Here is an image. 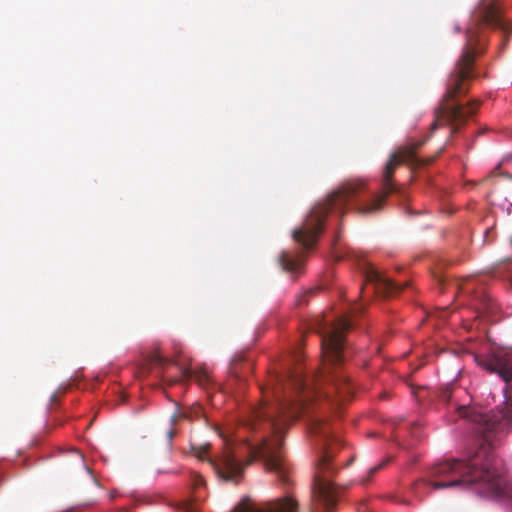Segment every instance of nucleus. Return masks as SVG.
<instances>
[{"mask_svg": "<svg viewBox=\"0 0 512 512\" xmlns=\"http://www.w3.org/2000/svg\"><path fill=\"white\" fill-rule=\"evenodd\" d=\"M320 335L323 364L316 380L305 378L302 371L293 369L289 361L281 364V371L270 376L269 386L263 390L262 403L253 408L248 419L252 430L271 431L272 437H265L259 446L251 448L250 458L242 463L232 447H225L216 457L208 456L210 444L197 448L196 456L207 459L218 477L238 483L244 468L256 459L275 472L282 482L288 481L287 471L281 454L282 433L288 424L300 416L307 418L309 433L322 443L312 489L311 512H333L338 498L332 481L336 467L332 464L330 443L337 439L332 434L326 418L316 413V406L331 404V392L339 394L341 400L349 399L354 385L349 377L339 370L345 359V333L352 324L348 317L333 319L317 318L314 323Z\"/></svg>", "mask_w": 512, "mask_h": 512, "instance_id": "f257e3e1", "label": "nucleus"}, {"mask_svg": "<svg viewBox=\"0 0 512 512\" xmlns=\"http://www.w3.org/2000/svg\"><path fill=\"white\" fill-rule=\"evenodd\" d=\"M483 27L499 28L503 31L504 38L500 48L504 50L509 34L512 33V23L503 18L498 0H480L474 9L471 24L466 30L464 48L447 80L446 92L435 112L431 131L443 125H452V133H456L479 108L478 100L462 105L458 99L468 93L470 81L475 77V59L484 52L485 43L479 35Z\"/></svg>", "mask_w": 512, "mask_h": 512, "instance_id": "f03ea898", "label": "nucleus"}, {"mask_svg": "<svg viewBox=\"0 0 512 512\" xmlns=\"http://www.w3.org/2000/svg\"><path fill=\"white\" fill-rule=\"evenodd\" d=\"M425 141H416L399 148L391 154L382 176V193L367 197L366 184L362 180H349L342 183L327 198L317 203L306 217L303 225L293 231V238L305 249L312 248L323 231L324 220L328 213L344 214L347 208H354L361 215H368L380 210L386 197L397 191L392 181L395 170L406 163L411 166H422L431 163L434 158L422 160L416 156V150Z\"/></svg>", "mask_w": 512, "mask_h": 512, "instance_id": "7ed1b4c3", "label": "nucleus"}, {"mask_svg": "<svg viewBox=\"0 0 512 512\" xmlns=\"http://www.w3.org/2000/svg\"><path fill=\"white\" fill-rule=\"evenodd\" d=\"M434 490L473 487L479 494L501 496L506 479L490 445H481L468 459H448L431 467L429 480L423 481Z\"/></svg>", "mask_w": 512, "mask_h": 512, "instance_id": "20e7f679", "label": "nucleus"}, {"mask_svg": "<svg viewBox=\"0 0 512 512\" xmlns=\"http://www.w3.org/2000/svg\"><path fill=\"white\" fill-rule=\"evenodd\" d=\"M364 275L366 286H372L373 292L384 297L394 295L403 289L370 264L365 266Z\"/></svg>", "mask_w": 512, "mask_h": 512, "instance_id": "39448f33", "label": "nucleus"}, {"mask_svg": "<svg viewBox=\"0 0 512 512\" xmlns=\"http://www.w3.org/2000/svg\"><path fill=\"white\" fill-rule=\"evenodd\" d=\"M473 421L479 424V432L486 434L503 428L512 421V404L503 412L475 415Z\"/></svg>", "mask_w": 512, "mask_h": 512, "instance_id": "423d86ee", "label": "nucleus"}, {"mask_svg": "<svg viewBox=\"0 0 512 512\" xmlns=\"http://www.w3.org/2000/svg\"><path fill=\"white\" fill-rule=\"evenodd\" d=\"M233 512H297V503L286 497L269 502L265 508L254 511L249 502L243 499Z\"/></svg>", "mask_w": 512, "mask_h": 512, "instance_id": "0eeeda50", "label": "nucleus"}, {"mask_svg": "<svg viewBox=\"0 0 512 512\" xmlns=\"http://www.w3.org/2000/svg\"><path fill=\"white\" fill-rule=\"evenodd\" d=\"M501 378L506 382H512V354H507L504 358L498 359L495 364V368Z\"/></svg>", "mask_w": 512, "mask_h": 512, "instance_id": "6e6552de", "label": "nucleus"}, {"mask_svg": "<svg viewBox=\"0 0 512 512\" xmlns=\"http://www.w3.org/2000/svg\"><path fill=\"white\" fill-rule=\"evenodd\" d=\"M279 263L283 270L287 272H296L302 266V257L300 255L292 256L290 253L284 251L279 257Z\"/></svg>", "mask_w": 512, "mask_h": 512, "instance_id": "1a4fd4ad", "label": "nucleus"}, {"mask_svg": "<svg viewBox=\"0 0 512 512\" xmlns=\"http://www.w3.org/2000/svg\"><path fill=\"white\" fill-rule=\"evenodd\" d=\"M390 461V459L388 458L387 460L385 461H382L381 463H379L378 465L372 467L369 469L368 471V475L366 477H364L363 479H361V484H366L368 483L369 481H371L372 477L378 473L381 469H383L385 467V465Z\"/></svg>", "mask_w": 512, "mask_h": 512, "instance_id": "9d476101", "label": "nucleus"}, {"mask_svg": "<svg viewBox=\"0 0 512 512\" xmlns=\"http://www.w3.org/2000/svg\"><path fill=\"white\" fill-rule=\"evenodd\" d=\"M166 361L167 360L157 351L151 353L147 358V362L149 365L162 366L166 363Z\"/></svg>", "mask_w": 512, "mask_h": 512, "instance_id": "9b49d317", "label": "nucleus"}, {"mask_svg": "<svg viewBox=\"0 0 512 512\" xmlns=\"http://www.w3.org/2000/svg\"><path fill=\"white\" fill-rule=\"evenodd\" d=\"M315 291L316 290H314V289H310V290H307L305 293L299 295L296 298V304L298 306L307 304L308 303V296L313 295L315 293Z\"/></svg>", "mask_w": 512, "mask_h": 512, "instance_id": "f8f14e48", "label": "nucleus"}, {"mask_svg": "<svg viewBox=\"0 0 512 512\" xmlns=\"http://www.w3.org/2000/svg\"><path fill=\"white\" fill-rule=\"evenodd\" d=\"M73 453H74V455H75V456H76V458H77V461H78L79 466H80L81 468H85V469H86L87 467H86V464H85V461H84V456H83L80 452H78V451H76V450H74V452H73Z\"/></svg>", "mask_w": 512, "mask_h": 512, "instance_id": "ddd939ff", "label": "nucleus"}, {"mask_svg": "<svg viewBox=\"0 0 512 512\" xmlns=\"http://www.w3.org/2000/svg\"><path fill=\"white\" fill-rule=\"evenodd\" d=\"M183 375H184L185 378H192L193 377V373L189 369H185L184 372H183Z\"/></svg>", "mask_w": 512, "mask_h": 512, "instance_id": "4468645a", "label": "nucleus"}, {"mask_svg": "<svg viewBox=\"0 0 512 512\" xmlns=\"http://www.w3.org/2000/svg\"><path fill=\"white\" fill-rule=\"evenodd\" d=\"M362 310H363V307H362L361 305H358V304H357V305H355V306L353 307L352 312H353V313H359V312H361Z\"/></svg>", "mask_w": 512, "mask_h": 512, "instance_id": "2eb2a0df", "label": "nucleus"}, {"mask_svg": "<svg viewBox=\"0 0 512 512\" xmlns=\"http://www.w3.org/2000/svg\"><path fill=\"white\" fill-rule=\"evenodd\" d=\"M175 432H174V429H169L168 432H167V437L169 438V440H171L174 436Z\"/></svg>", "mask_w": 512, "mask_h": 512, "instance_id": "dca6fc26", "label": "nucleus"}, {"mask_svg": "<svg viewBox=\"0 0 512 512\" xmlns=\"http://www.w3.org/2000/svg\"><path fill=\"white\" fill-rule=\"evenodd\" d=\"M207 379V376L206 375H202V376H196V379L198 380V382H200L201 384H203V379Z\"/></svg>", "mask_w": 512, "mask_h": 512, "instance_id": "f3484780", "label": "nucleus"}, {"mask_svg": "<svg viewBox=\"0 0 512 512\" xmlns=\"http://www.w3.org/2000/svg\"><path fill=\"white\" fill-rule=\"evenodd\" d=\"M442 397H443V399H445V400H449V398H450V392L445 391V392L443 393V396H442Z\"/></svg>", "mask_w": 512, "mask_h": 512, "instance_id": "a211bd4d", "label": "nucleus"}, {"mask_svg": "<svg viewBox=\"0 0 512 512\" xmlns=\"http://www.w3.org/2000/svg\"><path fill=\"white\" fill-rule=\"evenodd\" d=\"M466 410H467L466 408L462 407V408H461V412H460V413H461V415H463V416H467V414H466Z\"/></svg>", "mask_w": 512, "mask_h": 512, "instance_id": "6ab92c4d", "label": "nucleus"}, {"mask_svg": "<svg viewBox=\"0 0 512 512\" xmlns=\"http://www.w3.org/2000/svg\"><path fill=\"white\" fill-rule=\"evenodd\" d=\"M172 423L174 424L176 422V416H173L171 419Z\"/></svg>", "mask_w": 512, "mask_h": 512, "instance_id": "aec40b11", "label": "nucleus"}, {"mask_svg": "<svg viewBox=\"0 0 512 512\" xmlns=\"http://www.w3.org/2000/svg\"><path fill=\"white\" fill-rule=\"evenodd\" d=\"M183 416L186 418H190V415L188 413H183Z\"/></svg>", "mask_w": 512, "mask_h": 512, "instance_id": "412c9836", "label": "nucleus"}, {"mask_svg": "<svg viewBox=\"0 0 512 512\" xmlns=\"http://www.w3.org/2000/svg\"><path fill=\"white\" fill-rule=\"evenodd\" d=\"M201 482H203L202 478L198 477L197 485L200 484Z\"/></svg>", "mask_w": 512, "mask_h": 512, "instance_id": "4be33fe9", "label": "nucleus"}, {"mask_svg": "<svg viewBox=\"0 0 512 512\" xmlns=\"http://www.w3.org/2000/svg\"><path fill=\"white\" fill-rule=\"evenodd\" d=\"M297 359H296V362H299L300 361V356H296Z\"/></svg>", "mask_w": 512, "mask_h": 512, "instance_id": "5701e85b", "label": "nucleus"}]
</instances>
